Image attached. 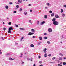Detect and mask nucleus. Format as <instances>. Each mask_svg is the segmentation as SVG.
Wrapping results in <instances>:
<instances>
[{
	"label": "nucleus",
	"instance_id": "nucleus-1",
	"mask_svg": "<svg viewBox=\"0 0 66 66\" xmlns=\"http://www.w3.org/2000/svg\"><path fill=\"white\" fill-rule=\"evenodd\" d=\"M31 31L32 32H30L29 33V34H28V35H33V34H34V32H35V30L33 29H31Z\"/></svg>",
	"mask_w": 66,
	"mask_h": 66
},
{
	"label": "nucleus",
	"instance_id": "nucleus-2",
	"mask_svg": "<svg viewBox=\"0 0 66 66\" xmlns=\"http://www.w3.org/2000/svg\"><path fill=\"white\" fill-rule=\"evenodd\" d=\"M11 30H13V28L12 27H10L9 28L8 33H11Z\"/></svg>",
	"mask_w": 66,
	"mask_h": 66
},
{
	"label": "nucleus",
	"instance_id": "nucleus-3",
	"mask_svg": "<svg viewBox=\"0 0 66 66\" xmlns=\"http://www.w3.org/2000/svg\"><path fill=\"white\" fill-rule=\"evenodd\" d=\"M53 24L54 25H58L59 24V22L57 21H54L53 22Z\"/></svg>",
	"mask_w": 66,
	"mask_h": 66
},
{
	"label": "nucleus",
	"instance_id": "nucleus-4",
	"mask_svg": "<svg viewBox=\"0 0 66 66\" xmlns=\"http://www.w3.org/2000/svg\"><path fill=\"white\" fill-rule=\"evenodd\" d=\"M48 31L49 32H51L52 31V29L50 28L48 29Z\"/></svg>",
	"mask_w": 66,
	"mask_h": 66
},
{
	"label": "nucleus",
	"instance_id": "nucleus-5",
	"mask_svg": "<svg viewBox=\"0 0 66 66\" xmlns=\"http://www.w3.org/2000/svg\"><path fill=\"white\" fill-rule=\"evenodd\" d=\"M9 60H10V61H13V60H15V59H13L11 57H10L9 58Z\"/></svg>",
	"mask_w": 66,
	"mask_h": 66
},
{
	"label": "nucleus",
	"instance_id": "nucleus-6",
	"mask_svg": "<svg viewBox=\"0 0 66 66\" xmlns=\"http://www.w3.org/2000/svg\"><path fill=\"white\" fill-rule=\"evenodd\" d=\"M47 48H45V49H44L43 50V51H44V53H46L47 52Z\"/></svg>",
	"mask_w": 66,
	"mask_h": 66
},
{
	"label": "nucleus",
	"instance_id": "nucleus-7",
	"mask_svg": "<svg viewBox=\"0 0 66 66\" xmlns=\"http://www.w3.org/2000/svg\"><path fill=\"white\" fill-rule=\"evenodd\" d=\"M45 23V22L43 21L42 22H41L40 23V25H43V24L44 23Z\"/></svg>",
	"mask_w": 66,
	"mask_h": 66
},
{
	"label": "nucleus",
	"instance_id": "nucleus-8",
	"mask_svg": "<svg viewBox=\"0 0 66 66\" xmlns=\"http://www.w3.org/2000/svg\"><path fill=\"white\" fill-rule=\"evenodd\" d=\"M55 16L56 18H59V15H55Z\"/></svg>",
	"mask_w": 66,
	"mask_h": 66
},
{
	"label": "nucleus",
	"instance_id": "nucleus-9",
	"mask_svg": "<svg viewBox=\"0 0 66 66\" xmlns=\"http://www.w3.org/2000/svg\"><path fill=\"white\" fill-rule=\"evenodd\" d=\"M20 30L22 31V30H25V29H24V28H20Z\"/></svg>",
	"mask_w": 66,
	"mask_h": 66
},
{
	"label": "nucleus",
	"instance_id": "nucleus-10",
	"mask_svg": "<svg viewBox=\"0 0 66 66\" xmlns=\"http://www.w3.org/2000/svg\"><path fill=\"white\" fill-rule=\"evenodd\" d=\"M55 18H54L52 20V21H53L54 22V21H55Z\"/></svg>",
	"mask_w": 66,
	"mask_h": 66
},
{
	"label": "nucleus",
	"instance_id": "nucleus-11",
	"mask_svg": "<svg viewBox=\"0 0 66 66\" xmlns=\"http://www.w3.org/2000/svg\"><path fill=\"white\" fill-rule=\"evenodd\" d=\"M5 8L6 9H9V7L7 5L5 6Z\"/></svg>",
	"mask_w": 66,
	"mask_h": 66
},
{
	"label": "nucleus",
	"instance_id": "nucleus-12",
	"mask_svg": "<svg viewBox=\"0 0 66 66\" xmlns=\"http://www.w3.org/2000/svg\"><path fill=\"white\" fill-rule=\"evenodd\" d=\"M62 16L63 17H64V16H65V15L64 13H62Z\"/></svg>",
	"mask_w": 66,
	"mask_h": 66
},
{
	"label": "nucleus",
	"instance_id": "nucleus-13",
	"mask_svg": "<svg viewBox=\"0 0 66 66\" xmlns=\"http://www.w3.org/2000/svg\"><path fill=\"white\" fill-rule=\"evenodd\" d=\"M30 47H34V45L33 44H31L30 45Z\"/></svg>",
	"mask_w": 66,
	"mask_h": 66
},
{
	"label": "nucleus",
	"instance_id": "nucleus-14",
	"mask_svg": "<svg viewBox=\"0 0 66 66\" xmlns=\"http://www.w3.org/2000/svg\"><path fill=\"white\" fill-rule=\"evenodd\" d=\"M54 13H53L51 14V16L52 17H53V16H54Z\"/></svg>",
	"mask_w": 66,
	"mask_h": 66
},
{
	"label": "nucleus",
	"instance_id": "nucleus-15",
	"mask_svg": "<svg viewBox=\"0 0 66 66\" xmlns=\"http://www.w3.org/2000/svg\"><path fill=\"white\" fill-rule=\"evenodd\" d=\"M8 24L9 25H11L12 24V23L11 22H10L9 23H8Z\"/></svg>",
	"mask_w": 66,
	"mask_h": 66
},
{
	"label": "nucleus",
	"instance_id": "nucleus-16",
	"mask_svg": "<svg viewBox=\"0 0 66 66\" xmlns=\"http://www.w3.org/2000/svg\"><path fill=\"white\" fill-rule=\"evenodd\" d=\"M44 18L45 19H46V18H47V15H45L44 16Z\"/></svg>",
	"mask_w": 66,
	"mask_h": 66
},
{
	"label": "nucleus",
	"instance_id": "nucleus-17",
	"mask_svg": "<svg viewBox=\"0 0 66 66\" xmlns=\"http://www.w3.org/2000/svg\"><path fill=\"white\" fill-rule=\"evenodd\" d=\"M47 43L48 44V45H49V44H50V42L49 41H48L47 42Z\"/></svg>",
	"mask_w": 66,
	"mask_h": 66
},
{
	"label": "nucleus",
	"instance_id": "nucleus-18",
	"mask_svg": "<svg viewBox=\"0 0 66 66\" xmlns=\"http://www.w3.org/2000/svg\"><path fill=\"white\" fill-rule=\"evenodd\" d=\"M39 39H40V40H42V37H39Z\"/></svg>",
	"mask_w": 66,
	"mask_h": 66
},
{
	"label": "nucleus",
	"instance_id": "nucleus-19",
	"mask_svg": "<svg viewBox=\"0 0 66 66\" xmlns=\"http://www.w3.org/2000/svg\"><path fill=\"white\" fill-rule=\"evenodd\" d=\"M47 55H47V54H45L44 55V56H45V57H47Z\"/></svg>",
	"mask_w": 66,
	"mask_h": 66
},
{
	"label": "nucleus",
	"instance_id": "nucleus-20",
	"mask_svg": "<svg viewBox=\"0 0 66 66\" xmlns=\"http://www.w3.org/2000/svg\"><path fill=\"white\" fill-rule=\"evenodd\" d=\"M59 60H62V58H61V57H60L59 58Z\"/></svg>",
	"mask_w": 66,
	"mask_h": 66
},
{
	"label": "nucleus",
	"instance_id": "nucleus-21",
	"mask_svg": "<svg viewBox=\"0 0 66 66\" xmlns=\"http://www.w3.org/2000/svg\"><path fill=\"white\" fill-rule=\"evenodd\" d=\"M24 15H27V12H24Z\"/></svg>",
	"mask_w": 66,
	"mask_h": 66
},
{
	"label": "nucleus",
	"instance_id": "nucleus-22",
	"mask_svg": "<svg viewBox=\"0 0 66 66\" xmlns=\"http://www.w3.org/2000/svg\"><path fill=\"white\" fill-rule=\"evenodd\" d=\"M59 55H60L61 56H63V54H62L61 53Z\"/></svg>",
	"mask_w": 66,
	"mask_h": 66
},
{
	"label": "nucleus",
	"instance_id": "nucleus-23",
	"mask_svg": "<svg viewBox=\"0 0 66 66\" xmlns=\"http://www.w3.org/2000/svg\"><path fill=\"white\" fill-rule=\"evenodd\" d=\"M29 22L31 24H32V22H31V20H30L29 21Z\"/></svg>",
	"mask_w": 66,
	"mask_h": 66
},
{
	"label": "nucleus",
	"instance_id": "nucleus-24",
	"mask_svg": "<svg viewBox=\"0 0 66 66\" xmlns=\"http://www.w3.org/2000/svg\"><path fill=\"white\" fill-rule=\"evenodd\" d=\"M47 38H48V37H44V39H47Z\"/></svg>",
	"mask_w": 66,
	"mask_h": 66
},
{
	"label": "nucleus",
	"instance_id": "nucleus-25",
	"mask_svg": "<svg viewBox=\"0 0 66 66\" xmlns=\"http://www.w3.org/2000/svg\"><path fill=\"white\" fill-rule=\"evenodd\" d=\"M63 10L62 9H61V12L63 13Z\"/></svg>",
	"mask_w": 66,
	"mask_h": 66
},
{
	"label": "nucleus",
	"instance_id": "nucleus-26",
	"mask_svg": "<svg viewBox=\"0 0 66 66\" xmlns=\"http://www.w3.org/2000/svg\"><path fill=\"white\" fill-rule=\"evenodd\" d=\"M46 5L48 6H49L50 5V4L49 3H47L46 4Z\"/></svg>",
	"mask_w": 66,
	"mask_h": 66
},
{
	"label": "nucleus",
	"instance_id": "nucleus-27",
	"mask_svg": "<svg viewBox=\"0 0 66 66\" xmlns=\"http://www.w3.org/2000/svg\"><path fill=\"white\" fill-rule=\"evenodd\" d=\"M19 11L20 12H21V11H22V9H21V8H20Z\"/></svg>",
	"mask_w": 66,
	"mask_h": 66
},
{
	"label": "nucleus",
	"instance_id": "nucleus-28",
	"mask_svg": "<svg viewBox=\"0 0 66 66\" xmlns=\"http://www.w3.org/2000/svg\"><path fill=\"white\" fill-rule=\"evenodd\" d=\"M15 25L16 27L17 28H18V25L15 24Z\"/></svg>",
	"mask_w": 66,
	"mask_h": 66
},
{
	"label": "nucleus",
	"instance_id": "nucleus-29",
	"mask_svg": "<svg viewBox=\"0 0 66 66\" xmlns=\"http://www.w3.org/2000/svg\"><path fill=\"white\" fill-rule=\"evenodd\" d=\"M16 7H17V8H19V6L18 5H17L16 6Z\"/></svg>",
	"mask_w": 66,
	"mask_h": 66
},
{
	"label": "nucleus",
	"instance_id": "nucleus-30",
	"mask_svg": "<svg viewBox=\"0 0 66 66\" xmlns=\"http://www.w3.org/2000/svg\"><path fill=\"white\" fill-rule=\"evenodd\" d=\"M24 37H22L21 39V40H22V39H23V38H24Z\"/></svg>",
	"mask_w": 66,
	"mask_h": 66
},
{
	"label": "nucleus",
	"instance_id": "nucleus-31",
	"mask_svg": "<svg viewBox=\"0 0 66 66\" xmlns=\"http://www.w3.org/2000/svg\"><path fill=\"white\" fill-rule=\"evenodd\" d=\"M39 63L40 64H42V62L41 61H40L39 62Z\"/></svg>",
	"mask_w": 66,
	"mask_h": 66
},
{
	"label": "nucleus",
	"instance_id": "nucleus-32",
	"mask_svg": "<svg viewBox=\"0 0 66 66\" xmlns=\"http://www.w3.org/2000/svg\"><path fill=\"white\" fill-rule=\"evenodd\" d=\"M16 13H17V12L16 11H13V13H14V14H15Z\"/></svg>",
	"mask_w": 66,
	"mask_h": 66
},
{
	"label": "nucleus",
	"instance_id": "nucleus-33",
	"mask_svg": "<svg viewBox=\"0 0 66 66\" xmlns=\"http://www.w3.org/2000/svg\"><path fill=\"white\" fill-rule=\"evenodd\" d=\"M39 21H38L37 22V24H38H38H39Z\"/></svg>",
	"mask_w": 66,
	"mask_h": 66
},
{
	"label": "nucleus",
	"instance_id": "nucleus-34",
	"mask_svg": "<svg viewBox=\"0 0 66 66\" xmlns=\"http://www.w3.org/2000/svg\"><path fill=\"white\" fill-rule=\"evenodd\" d=\"M9 4H13V3L11 2H9Z\"/></svg>",
	"mask_w": 66,
	"mask_h": 66
},
{
	"label": "nucleus",
	"instance_id": "nucleus-35",
	"mask_svg": "<svg viewBox=\"0 0 66 66\" xmlns=\"http://www.w3.org/2000/svg\"><path fill=\"white\" fill-rule=\"evenodd\" d=\"M55 57H54L53 58H52V60H54L55 59Z\"/></svg>",
	"mask_w": 66,
	"mask_h": 66
},
{
	"label": "nucleus",
	"instance_id": "nucleus-36",
	"mask_svg": "<svg viewBox=\"0 0 66 66\" xmlns=\"http://www.w3.org/2000/svg\"><path fill=\"white\" fill-rule=\"evenodd\" d=\"M66 63H65V62H63V65H66Z\"/></svg>",
	"mask_w": 66,
	"mask_h": 66
},
{
	"label": "nucleus",
	"instance_id": "nucleus-37",
	"mask_svg": "<svg viewBox=\"0 0 66 66\" xmlns=\"http://www.w3.org/2000/svg\"><path fill=\"white\" fill-rule=\"evenodd\" d=\"M63 7H66V5H63Z\"/></svg>",
	"mask_w": 66,
	"mask_h": 66
},
{
	"label": "nucleus",
	"instance_id": "nucleus-38",
	"mask_svg": "<svg viewBox=\"0 0 66 66\" xmlns=\"http://www.w3.org/2000/svg\"><path fill=\"white\" fill-rule=\"evenodd\" d=\"M48 56H51V54H49L48 55Z\"/></svg>",
	"mask_w": 66,
	"mask_h": 66
},
{
	"label": "nucleus",
	"instance_id": "nucleus-39",
	"mask_svg": "<svg viewBox=\"0 0 66 66\" xmlns=\"http://www.w3.org/2000/svg\"><path fill=\"white\" fill-rule=\"evenodd\" d=\"M27 59L28 60V61H30V59L29 58H27Z\"/></svg>",
	"mask_w": 66,
	"mask_h": 66
},
{
	"label": "nucleus",
	"instance_id": "nucleus-40",
	"mask_svg": "<svg viewBox=\"0 0 66 66\" xmlns=\"http://www.w3.org/2000/svg\"><path fill=\"white\" fill-rule=\"evenodd\" d=\"M10 55V54L8 53L6 54V55Z\"/></svg>",
	"mask_w": 66,
	"mask_h": 66
},
{
	"label": "nucleus",
	"instance_id": "nucleus-41",
	"mask_svg": "<svg viewBox=\"0 0 66 66\" xmlns=\"http://www.w3.org/2000/svg\"><path fill=\"white\" fill-rule=\"evenodd\" d=\"M3 30H6V28H4Z\"/></svg>",
	"mask_w": 66,
	"mask_h": 66
},
{
	"label": "nucleus",
	"instance_id": "nucleus-42",
	"mask_svg": "<svg viewBox=\"0 0 66 66\" xmlns=\"http://www.w3.org/2000/svg\"><path fill=\"white\" fill-rule=\"evenodd\" d=\"M44 35H47V33H44Z\"/></svg>",
	"mask_w": 66,
	"mask_h": 66
},
{
	"label": "nucleus",
	"instance_id": "nucleus-43",
	"mask_svg": "<svg viewBox=\"0 0 66 66\" xmlns=\"http://www.w3.org/2000/svg\"><path fill=\"white\" fill-rule=\"evenodd\" d=\"M50 13H52V11H50Z\"/></svg>",
	"mask_w": 66,
	"mask_h": 66
},
{
	"label": "nucleus",
	"instance_id": "nucleus-44",
	"mask_svg": "<svg viewBox=\"0 0 66 66\" xmlns=\"http://www.w3.org/2000/svg\"><path fill=\"white\" fill-rule=\"evenodd\" d=\"M22 0H21L20 1V3H22Z\"/></svg>",
	"mask_w": 66,
	"mask_h": 66
},
{
	"label": "nucleus",
	"instance_id": "nucleus-45",
	"mask_svg": "<svg viewBox=\"0 0 66 66\" xmlns=\"http://www.w3.org/2000/svg\"><path fill=\"white\" fill-rule=\"evenodd\" d=\"M1 51V50H0V54H2V52H0Z\"/></svg>",
	"mask_w": 66,
	"mask_h": 66
},
{
	"label": "nucleus",
	"instance_id": "nucleus-46",
	"mask_svg": "<svg viewBox=\"0 0 66 66\" xmlns=\"http://www.w3.org/2000/svg\"><path fill=\"white\" fill-rule=\"evenodd\" d=\"M38 58L39 59H40V56H38Z\"/></svg>",
	"mask_w": 66,
	"mask_h": 66
},
{
	"label": "nucleus",
	"instance_id": "nucleus-47",
	"mask_svg": "<svg viewBox=\"0 0 66 66\" xmlns=\"http://www.w3.org/2000/svg\"><path fill=\"white\" fill-rule=\"evenodd\" d=\"M33 38H35V36H33L32 37Z\"/></svg>",
	"mask_w": 66,
	"mask_h": 66
},
{
	"label": "nucleus",
	"instance_id": "nucleus-48",
	"mask_svg": "<svg viewBox=\"0 0 66 66\" xmlns=\"http://www.w3.org/2000/svg\"><path fill=\"white\" fill-rule=\"evenodd\" d=\"M32 58H31L30 60H31V61H32Z\"/></svg>",
	"mask_w": 66,
	"mask_h": 66
},
{
	"label": "nucleus",
	"instance_id": "nucleus-49",
	"mask_svg": "<svg viewBox=\"0 0 66 66\" xmlns=\"http://www.w3.org/2000/svg\"><path fill=\"white\" fill-rule=\"evenodd\" d=\"M45 9H48V7H45Z\"/></svg>",
	"mask_w": 66,
	"mask_h": 66
},
{
	"label": "nucleus",
	"instance_id": "nucleus-50",
	"mask_svg": "<svg viewBox=\"0 0 66 66\" xmlns=\"http://www.w3.org/2000/svg\"><path fill=\"white\" fill-rule=\"evenodd\" d=\"M31 4H29L28 5V6H31Z\"/></svg>",
	"mask_w": 66,
	"mask_h": 66
},
{
	"label": "nucleus",
	"instance_id": "nucleus-51",
	"mask_svg": "<svg viewBox=\"0 0 66 66\" xmlns=\"http://www.w3.org/2000/svg\"><path fill=\"white\" fill-rule=\"evenodd\" d=\"M40 43H38V45H40Z\"/></svg>",
	"mask_w": 66,
	"mask_h": 66
},
{
	"label": "nucleus",
	"instance_id": "nucleus-52",
	"mask_svg": "<svg viewBox=\"0 0 66 66\" xmlns=\"http://www.w3.org/2000/svg\"><path fill=\"white\" fill-rule=\"evenodd\" d=\"M66 58L65 57H64V60H66Z\"/></svg>",
	"mask_w": 66,
	"mask_h": 66
},
{
	"label": "nucleus",
	"instance_id": "nucleus-53",
	"mask_svg": "<svg viewBox=\"0 0 66 66\" xmlns=\"http://www.w3.org/2000/svg\"><path fill=\"white\" fill-rule=\"evenodd\" d=\"M16 4H19V3H16Z\"/></svg>",
	"mask_w": 66,
	"mask_h": 66
},
{
	"label": "nucleus",
	"instance_id": "nucleus-54",
	"mask_svg": "<svg viewBox=\"0 0 66 66\" xmlns=\"http://www.w3.org/2000/svg\"><path fill=\"white\" fill-rule=\"evenodd\" d=\"M39 66H43V65L41 64Z\"/></svg>",
	"mask_w": 66,
	"mask_h": 66
},
{
	"label": "nucleus",
	"instance_id": "nucleus-55",
	"mask_svg": "<svg viewBox=\"0 0 66 66\" xmlns=\"http://www.w3.org/2000/svg\"><path fill=\"white\" fill-rule=\"evenodd\" d=\"M50 63H53V62H50Z\"/></svg>",
	"mask_w": 66,
	"mask_h": 66
},
{
	"label": "nucleus",
	"instance_id": "nucleus-56",
	"mask_svg": "<svg viewBox=\"0 0 66 66\" xmlns=\"http://www.w3.org/2000/svg\"><path fill=\"white\" fill-rule=\"evenodd\" d=\"M30 12H32V10H30Z\"/></svg>",
	"mask_w": 66,
	"mask_h": 66
},
{
	"label": "nucleus",
	"instance_id": "nucleus-57",
	"mask_svg": "<svg viewBox=\"0 0 66 66\" xmlns=\"http://www.w3.org/2000/svg\"><path fill=\"white\" fill-rule=\"evenodd\" d=\"M20 0H18V2H20Z\"/></svg>",
	"mask_w": 66,
	"mask_h": 66
},
{
	"label": "nucleus",
	"instance_id": "nucleus-58",
	"mask_svg": "<svg viewBox=\"0 0 66 66\" xmlns=\"http://www.w3.org/2000/svg\"><path fill=\"white\" fill-rule=\"evenodd\" d=\"M15 45H17V44H17V43H15Z\"/></svg>",
	"mask_w": 66,
	"mask_h": 66
},
{
	"label": "nucleus",
	"instance_id": "nucleus-59",
	"mask_svg": "<svg viewBox=\"0 0 66 66\" xmlns=\"http://www.w3.org/2000/svg\"><path fill=\"white\" fill-rule=\"evenodd\" d=\"M33 66H35V64H34Z\"/></svg>",
	"mask_w": 66,
	"mask_h": 66
},
{
	"label": "nucleus",
	"instance_id": "nucleus-60",
	"mask_svg": "<svg viewBox=\"0 0 66 66\" xmlns=\"http://www.w3.org/2000/svg\"><path fill=\"white\" fill-rule=\"evenodd\" d=\"M23 63H24V62H22V64H23Z\"/></svg>",
	"mask_w": 66,
	"mask_h": 66
},
{
	"label": "nucleus",
	"instance_id": "nucleus-61",
	"mask_svg": "<svg viewBox=\"0 0 66 66\" xmlns=\"http://www.w3.org/2000/svg\"><path fill=\"white\" fill-rule=\"evenodd\" d=\"M7 19H9V18H7Z\"/></svg>",
	"mask_w": 66,
	"mask_h": 66
},
{
	"label": "nucleus",
	"instance_id": "nucleus-62",
	"mask_svg": "<svg viewBox=\"0 0 66 66\" xmlns=\"http://www.w3.org/2000/svg\"><path fill=\"white\" fill-rule=\"evenodd\" d=\"M21 55H23L22 54H21Z\"/></svg>",
	"mask_w": 66,
	"mask_h": 66
},
{
	"label": "nucleus",
	"instance_id": "nucleus-63",
	"mask_svg": "<svg viewBox=\"0 0 66 66\" xmlns=\"http://www.w3.org/2000/svg\"><path fill=\"white\" fill-rule=\"evenodd\" d=\"M3 24H4V22H3Z\"/></svg>",
	"mask_w": 66,
	"mask_h": 66
},
{
	"label": "nucleus",
	"instance_id": "nucleus-64",
	"mask_svg": "<svg viewBox=\"0 0 66 66\" xmlns=\"http://www.w3.org/2000/svg\"><path fill=\"white\" fill-rule=\"evenodd\" d=\"M2 38L3 39V40H4V39H3V37H2Z\"/></svg>",
	"mask_w": 66,
	"mask_h": 66
}]
</instances>
